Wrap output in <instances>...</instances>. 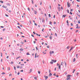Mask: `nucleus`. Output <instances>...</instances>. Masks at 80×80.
I'll return each mask as SVG.
<instances>
[{"instance_id": "11", "label": "nucleus", "mask_w": 80, "mask_h": 80, "mask_svg": "<svg viewBox=\"0 0 80 80\" xmlns=\"http://www.w3.org/2000/svg\"><path fill=\"white\" fill-rule=\"evenodd\" d=\"M34 14H37V11H34Z\"/></svg>"}, {"instance_id": "43", "label": "nucleus", "mask_w": 80, "mask_h": 80, "mask_svg": "<svg viewBox=\"0 0 80 80\" xmlns=\"http://www.w3.org/2000/svg\"><path fill=\"white\" fill-rule=\"evenodd\" d=\"M73 71L72 72V73H74L75 72V69H73Z\"/></svg>"}, {"instance_id": "54", "label": "nucleus", "mask_w": 80, "mask_h": 80, "mask_svg": "<svg viewBox=\"0 0 80 80\" xmlns=\"http://www.w3.org/2000/svg\"><path fill=\"white\" fill-rule=\"evenodd\" d=\"M20 72H23V70H22L20 71Z\"/></svg>"}, {"instance_id": "55", "label": "nucleus", "mask_w": 80, "mask_h": 80, "mask_svg": "<svg viewBox=\"0 0 80 80\" xmlns=\"http://www.w3.org/2000/svg\"><path fill=\"white\" fill-rule=\"evenodd\" d=\"M76 74L77 75H78V72L76 73Z\"/></svg>"}, {"instance_id": "35", "label": "nucleus", "mask_w": 80, "mask_h": 80, "mask_svg": "<svg viewBox=\"0 0 80 80\" xmlns=\"http://www.w3.org/2000/svg\"><path fill=\"white\" fill-rule=\"evenodd\" d=\"M78 32V30H76V31H75V32L76 33H77V32Z\"/></svg>"}, {"instance_id": "16", "label": "nucleus", "mask_w": 80, "mask_h": 80, "mask_svg": "<svg viewBox=\"0 0 80 80\" xmlns=\"http://www.w3.org/2000/svg\"><path fill=\"white\" fill-rule=\"evenodd\" d=\"M63 62H61V65H62V66H63Z\"/></svg>"}, {"instance_id": "32", "label": "nucleus", "mask_w": 80, "mask_h": 80, "mask_svg": "<svg viewBox=\"0 0 80 80\" xmlns=\"http://www.w3.org/2000/svg\"><path fill=\"white\" fill-rule=\"evenodd\" d=\"M12 74L10 73L9 75V76L10 77V76H12Z\"/></svg>"}, {"instance_id": "64", "label": "nucleus", "mask_w": 80, "mask_h": 80, "mask_svg": "<svg viewBox=\"0 0 80 80\" xmlns=\"http://www.w3.org/2000/svg\"><path fill=\"white\" fill-rule=\"evenodd\" d=\"M2 7H3V8H5V6H2Z\"/></svg>"}, {"instance_id": "53", "label": "nucleus", "mask_w": 80, "mask_h": 80, "mask_svg": "<svg viewBox=\"0 0 80 80\" xmlns=\"http://www.w3.org/2000/svg\"><path fill=\"white\" fill-rule=\"evenodd\" d=\"M49 17H51V16L50 14H49Z\"/></svg>"}, {"instance_id": "52", "label": "nucleus", "mask_w": 80, "mask_h": 80, "mask_svg": "<svg viewBox=\"0 0 80 80\" xmlns=\"http://www.w3.org/2000/svg\"><path fill=\"white\" fill-rule=\"evenodd\" d=\"M21 44H23V42H21Z\"/></svg>"}, {"instance_id": "50", "label": "nucleus", "mask_w": 80, "mask_h": 80, "mask_svg": "<svg viewBox=\"0 0 80 80\" xmlns=\"http://www.w3.org/2000/svg\"><path fill=\"white\" fill-rule=\"evenodd\" d=\"M34 25H36V26H37V24L36 23H34Z\"/></svg>"}, {"instance_id": "26", "label": "nucleus", "mask_w": 80, "mask_h": 80, "mask_svg": "<svg viewBox=\"0 0 80 80\" xmlns=\"http://www.w3.org/2000/svg\"><path fill=\"white\" fill-rule=\"evenodd\" d=\"M7 5H8V6H10V4H9L7 3Z\"/></svg>"}, {"instance_id": "23", "label": "nucleus", "mask_w": 80, "mask_h": 80, "mask_svg": "<svg viewBox=\"0 0 80 80\" xmlns=\"http://www.w3.org/2000/svg\"><path fill=\"white\" fill-rule=\"evenodd\" d=\"M20 50H21V51H23V48H21L20 49Z\"/></svg>"}, {"instance_id": "15", "label": "nucleus", "mask_w": 80, "mask_h": 80, "mask_svg": "<svg viewBox=\"0 0 80 80\" xmlns=\"http://www.w3.org/2000/svg\"><path fill=\"white\" fill-rule=\"evenodd\" d=\"M50 63L51 64H53V62H52L51 61L50 62Z\"/></svg>"}, {"instance_id": "59", "label": "nucleus", "mask_w": 80, "mask_h": 80, "mask_svg": "<svg viewBox=\"0 0 80 80\" xmlns=\"http://www.w3.org/2000/svg\"><path fill=\"white\" fill-rule=\"evenodd\" d=\"M47 48H50V46H47Z\"/></svg>"}, {"instance_id": "1", "label": "nucleus", "mask_w": 80, "mask_h": 80, "mask_svg": "<svg viewBox=\"0 0 80 80\" xmlns=\"http://www.w3.org/2000/svg\"><path fill=\"white\" fill-rule=\"evenodd\" d=\"M67 5L68 7H70L71 5H70V3H68V2H67Z\"/></svg>"}, {"instance_id": "49", "label": "nucleus", "mask_w": 80, "mask_h": 80, "mask_svg": "<svg viewBox=\"0 0 80 80\" xmlns=\"http://www.w3.org/2000/svg\"><path fill=\"white\" fill-rule=\"evenodd\" d=\"M35 6L36 7H37V4H36L35 5Z\"/></svg>"}, {"instance_id": "34", "label": "nucleus", "mask_w": 80, "mask_h": 80, "mask_svg": "<svg viewBox=\"0 0 80 80\" xmlns=\"http://www.w3.org/2000/svg\"><path fill=\"white\" fill-rule=\"evenodd\" d=\"M66 22L68 24V20H67Z\"/></svg>"}, {"instance_id": "33", "label": "nucleus", "mask_w": 80, "mask_h": 80, "mask_svg": "<svg viewBox=\"0 0 80 80\" xmlns=\"http://www.w3.org/2000/svg\"><path fill=\"white\" fill-rule=\"evenodd\" d=\"M55 35L56 37H57V33H55Z\"/></svg>"}, {"instance_id": "63", "label": "nucleus", "mask_w": 80, "mask_h": 80, "mask_svg": "<svg viewBox=\"0 0 80 80\" xmlns=\"http://www.w3.org/2000/svg\"><path fill=\"white\" fill-rule=\"evenodd\" d=\"M12 53V55H14V53L12 52H11Z\"/></svg>"}, {"instance_id": "58", "label": "nucleus", "mask_w": 80, "mask_h": 80, "mask_svg": "<svg viewBox=\"0 0 80 80\" xmlns=\"http://www.w3.org/2000/svg\"><path fill=\"white\" fill-rule=\"evenodd\" d=\"M72 4H74V1H72Z\"/></svg>"}, {"instance_id": "28", "label": "nucleus", "mask_w": 80, "mask_h": 80, "mask_svg": "<svg viewBox=\"0 0 80 80\" xmlns=\"http://www.w3.org/2000/svg\"><path fill=\"white\" fill-rule=\"evenodd\" d=\"M49 24H50V25H52V22L51 21L49 22Z\"/></svg>"}, {"instance_id": "39", "label": "nucleus", "mask_w": 80, "mask_h": 80, "mask_svg": "<svg viewBox=\"0 0 80 80\" xmlns=\"http://www.w3.org/2000/svg\"><path fill=\"white\" fill-rule=\"evenodd\" d=\"M28 9L29 11H30V8H28Z\"/></svg>"}, {"instance_id": "31", "label": "nucleus", "mask_w": 80, "mask_h": 80, "mask_svg": "<svg viewBox=\"0 0 80 80\" xmlns=\"http://www.w3.org/2000/svg\"><path fill=\"white\" fill-rule=\"evenodd\" d=\"M20 75V72H18V75Z\"/></svg>"}, {"instance_id": "30", "label": "nucleus", "mask_w": 80, "mask_h": 80, "mask_svg": "<svg viewBox=\"0 0 80 80\" xmlns=\"http://www.w3.org/2000/svg\"><path fill=\"white\" fill-rule=\"evenodd\" d=\"M5 15V16H6V17H8V15H7V14H6Z\"/></svg>"}, {"instance_id": "37", "label": "nucleus", "mask_w": 80, "mask_h": 80, "mask_svg": "<svg viewBox=\"0 0 80 80\" xmlns=\"http://www.w3.org/2000/svg\"><path fill=\"white\" fill-rule=\"evenodd\" d=\"M32 4H33V0H32Z\"/></svg>"}, {"instance_id": "25", "label": "nucleus", "mask_w": 80, "mask_h": 80, "mask_svg": "<svg viewBox=\"0 0 80 80\" xmlns=\"http://www.w3.org/2000/svg\"><path fill=\"white\" fill-rule=\"evenodd\" d=\"M0 2L1 3H3V1H0Z\"/></svg>"}, {"instance_id": "62", "label": "nucleus", "mask_w": 80, "mask_h": 80, "mask_svg": "<svg viewBox=\"0 0 80 80\" xmlns=\"http://www.w3.org/2000/svg\"><path fill=\"white\" fill-rule=\"evenodd\" d=\"M31 36H32V37H34V36H33V35H32V34L31 35Z\"/></svg>"}, {"instance_id": "36", "label": "nucleus", "mask_w": 80, "mask_h": 80, "mask_svg": "<svg viewBox=\"0 0 80 80\" xmlns=\"http://www.w3.org/2000/svg\"><path fill=\"white\" fill-rule=\"evenodd\" d=\"M27 55H30V54H29V53L28 52L27 53Z\"/></svg>"}, {"instance_id": "5", "label": "nucleus", "mask_w": 80, "mask_h": 80, "mask_svg": "<svg viewBox=\"0 0 80 80\" xmlns=\"http://www.w3.org/2000/svg\"><path fill=\"white\" fill-rule=\"evenodd\" d=\"M65 17H67L66 15H62V17H63V18H65Z\"/></svg>"}, {"instance_id": "46", "label": "nucleus", "mask_w": 80, "mask_h": 80, "mask_svg": "<svg viewBox=\"0 0 80 80\" xmlns=\"http://www.w3.org/2000/svg\"><path fill=\"white\" fill-rule=\"evenodd\" d=\"M77 15H78V17H80V15L78 14Z\"/></svg>"}, {"instance_id": "29", "label": "nucleus", "mask_w": 80, "mask_h": 80, "mask_svg": "<svg viewBox=\"0 0 80 80\" xmlns=\"http://www.w3.org/2000/svg\"><path fill=\"white\" fill-rule=\"evenodd\" d=\"M78 23H80V20H79L78 21Z\"/></svg>"}, {"instance_id": "47", "label": "nucleus", "mask_w": 80, "mask_h": 80, "mask_svg": "<svg viewBox=\"0 0 80 80\" xmlns=\"http://www.w3.org/2000/svg\"><path fill=\"white\" fill-rule=\"evenodd\" d=\"M11 64H13V62H11Z\"/></svg>"}, {"instance_id": "41", "label": "nucleus", "mask_w": 80, "mask_h": 80, "mask_svg": "<svg viewBox=\"0 0 80 80\" xmlns=\"http://www.w3.org/2000/svg\"><path fill=\"white\" fill-rule=\"evenodd\" d=\"M21 66H22V65H24V64H21Z\"/></svg>"}, {"instance_id": "24", "label": "nucleus", "mask_w": 80, "mask_h": 80, "mask_svg": "<svg viewBox=\"0 0 80 80\" xmlns=\"http://www.w3.org/2000/svg\"><path fill=\"white\" fill-rule=\"evenodd\" d=\"M67 77H72V76L70 75H68V76H67Z\"/></svg>"}, {"instance_id": "56", "label": "nucleus", "mask_w": 80, "mask_h": 80, "mask_svg": "<svg viewBox=\"0 0 80 80\" xmlns=\"http://www.w3.org/2000/svg\"><path fill=\"white\" fill-rule=\"evenodd\" d=\"M0 40H3V38H0Z\"/></svg>"}, {"instance_id": "61", "label": "nucleus", "mask_w": 80, "mask_h": 80, "mask_svg": "<svg viewBox=\"0 0 80 80\" xmlns=\"http://www.w3.org/2000/svg\"><path fill=\"white\" fill-rule=\"evenodd\" d=\"M71 26H73V23H71Z\"/></svg>"}, {"instance_id": "42", "label": "nucleus", "mask_w": 80, "mask_h": 80, "mask_svg": "<svg viewBox=\"0 0 80 80\" xmlns=\"http://www.w3.org/2000/svg\"><path fill=\"white\" fill-rule=\"evenodd\" d=\"M67 11H68V13H69V10L68 9Z\"/></svg>"}, {"instance_id": "7", "label": "nucleus", "mask_w": 80, "mask_h": 80, "mask_svg": "<svg viewBox=\"0 0 80 80\" xmlns=\"http://www.w3.org/2000/svg\"><path fill=\"white\" fill-rule=\"evenodd\" d=\"M72 49H73V47H72L71 48V49H70V50L69 51V52H70V51H71V50H72Z\"/></svg>"}, {"instance_id": "38", "label": "nucleus", "mask_w": 80, "mask_h": 80, "mask_svg": "<svg viewBox=\"0 0 80 80\" xmlns=\"http://www.w3.org/2000/svg\"><path fill=\"white\" fill-rule=\"evenodd\" d=\"M43 20H44V19L43 18H42V22H43Z\"/></svg>"}, {"instance_id": "13", "label": "nucleus", "mask_w": 80, "mask_h": 80, "mask_svg": "<svg viewBox=\"0 0 80 80\" xmlns=\"http://www.w3.org/2000/svg\"><path fill=\"white\" fill-rule=\"evenodd\" d=\"M52 73H50L49 75V76H50H50H52Z\"/></svg>"}, {"instance_id": "40", "label": "nucleus", "mask_w": 80, "mask_h": 80, "mask_svg": "<svg viewBox=\"0 0 80 80\" xmlns=\"http://www.w3.org/2000/svg\"><path fill=\"white\" fill-rule=\"evenodd\" d=\"M32 69H30V72H32Z\"/></svg>"}, {"instance_id": "21", "label": "nucleus", "mask_w": 80, "mask_h": 80, "mask_svg": "<svg viewBox=\"0 0 80 80\" xmlns=\"http://www.w3.org/2000/svg\"><path fill=\"white\" fill-rule=\"evenodd\" d=\"M14 68L15 70H16V67L15 66H14Z\"/></svg>"}, {"instance_id": "9", "label": "nucleus", "mask_w": 80, "mask_h": 80, "mask_svg": "<svg viewBox=\"0 0 80 80\" xmlns=\"http://www.w3.org/2000/svg\"><path fill=\"white\" fill-rule=\"evenodd\" d=\"M37 53H36L35 54V58H37Z\"/></svg>"}, {"instance_id": "44", "label": "nucleus", "mask_w": 80, "mask_h": 80, "mask_svg": "<svg viewBox=\"0 0 80 80\" xmlns=\"http://www.w3.org/2000/svg\"><path fill=\"white\" fill-rule=\"evenodd\" d=\"M34 79L35 80H37V78L36 77H34Z\"/></svg>"}, {"instance_id": "57", "label": "nucleus", "mask_w": 80, "mask_h": 80, "mask_svg": "<svg viewBox=\"0 0 80 80\" xmlns=\"http://www.w3.org/2000/svg\"><path fill=\"white\" fill-rule=\"evenodd\" d=\"M33 33H34V34L35 35V34H36V33H35V32H33Z\"/></svg>"}, {"instance_id": "27", "label": "nucleus", "mask_w": 80, "mask_h": 80, "mask_svg": "<svg viewBox=\"0 0 80 80\" xmlns=\"http://www.w3.org/2000/svg\"><path fill=\"white\" fill-rule=\"evenodd\" d=\"M70 48V46H68L67 47V48L68 49L69 48Z\"/></svg>"}, {"instance_id": "45", "label": "nucleus", "mask_w": 80, "mask_h": 80, "mask_svg": "<svg viewBox=\"0 0 80 80\" xmlns=\"http://www.w3.org/2000/svg\"><path fill=\"white\" fill-rule=\"evenodd\" d=\"M77 2H80V0H76Z\"/></svg>"}, {"instance_id": "60", "label": "nucleus", "mask_w": 80, "mask_h": 80, "mask_svg": "<svg viewBox=\"0 0 80 80\" xmlns=\"http://www.w3.org/2000/svg\"><path fill=\"white\" fill-rule=\"evenodd\" d=\"M54 24H56V22H54Z\"/></svg>"}, {"instance_id": "12", "label": "nucleus", "mask_w": 80, "mask_h": 80, "mask_svg": "<svg viewBox=\"0 0 80 80\" xmlns=\"http://www.w3.org/2000/svg\"><path fill=\"white\" fill-rule=\"evenodd\" d=\"M49 38H50L51 40H52V36H50V37H49Z\"/></svg>"}, {"instance_id": "10", "label": "nucleus", "mask_w": 80, "mask_h": 80, "mask_svg": "<svg viewBox=\"0 0 80 80\" xmlns=\"http://www.w3.org/2000/svg\"><path fill=\"white\" fill-rule=\"evenodd\" d=\"M76 60L75 59V58H74L73 61V62H75Z\"/></svg>"}, {"instance_id": "6", "label": "nucleus", "mask_w": 80, "mask_h": 80, "mask_svg": "<svg viewBox=\"0 0 80 80\" xmlns=\"http://www.w3.org/2000/svg\"><path fill=\"white\" fill-rule=\"evenodd\" d=\"M61 68V65H60L59 66V70H60V69Z\"/></svg>"}, {"instance_id": "2", "label": "nucleus", "mask_w": 80, "mask_h": 80, "mask_svg": "<svg viewBox=\"0 0 80 80\" xmlns=\"http://www.w3.org/2000/svg\"><path fill=\"white\" fill-rule=\"evenodd\" d=\"M51 61L52 62H54V63H55V62H57V60H55L54 59H52L51 60Z\"/></svg>"}, {"instance_id": "18", "label": "nucleus", "mask_w": 80, "mask_h": 80, "mask_svg": "<svg viewBox=\"0 0 80 80\" xmlns=\"http://www.w3.org/2000/svg\"><path fill=\"white\" fill-rule=\"evenodd\" d=\"M1 74H2V75H4V74H5V73L4 72H2Z\"/></svg>"}, {"instance_id": "22", "label": "nucleus", "mask_w": 80, "mask_h": 80, "mask_svg": "<svg viewBox=\"0 0 80 80\" xmlns=\"http://www.w3.org/2000/svg\"><path fill=\"white\" fill-rule=\"evenodd\" d=\"M38 73L39 74H40V71H38Z\"/></svg>"}, {"instance_id": "4", "label": "nucleus", "mask_w": 80, "mask_h": 80, "mask_svg": "<svg viewBox=\"0 0 80 80\" xmlns=\"http://www.w3.org/2000/svg\"><path fill=\"white\" fill-rule=\"evenodd\" d=\"M58 11H59V12L60 11V7H58Z\"/></svg>"}, {"instance_id": "14", "label": "nucleus", "mask_w": 80, "mask_h": 80, "mask_svg": "<svg viewBox=\"0 0 80 80\" xmlns=\"http://www.w3.org/2000/svg\"><path fill=\"white\" fill-rule=\"evenodd\" d=\"M21 58V57L19 56V57L17 58H16V59H18V58Z\"/></svg>"}, {"instance_id": "51", "label": "nucleus", "mask_w": 80, "mask_h": 80, "mask_svg": "<svg viewBox=\"0 0 80 80\" xmlns=\"http://www.w3.org/2000/svg\"><path fill=\"white\" fill-rule=\"evenodd\" d=\"M70 15H72V13L71 12H70Z\"/></svg>"}, {"instance_id": "19", "label": "nucleus", "mask_w": 80, "mask_h": 80, "mask_svg": "<svg viewBox=\"0 0 80 80\" xmlns=\"http://www.w3.org/2000/svg\"><path fill=\"white\" fill-rule=\"evenodd\" d=\"M17 68H20V66H17Z\"/></svg>"}, {"instance_id": "48", "label": "nucleus", "mask_w": 80, "mask_h": 80, "mask_svg": "<svg viewBox=\"0 0 80 80\" xmlns=\"http://www.w3.org/2000/svg\"><path fill=\"white\" fill-rule=\"evenodd\" d=\"M17 27L18 28H19V29H21V28H20V27L19 26H18Z\"/></svg>"}, {"instance_id": "20", "label": "nucleus", "mask_w": 80, "mask_h": 80, "mask_svg": "<svg viewBox=\"0 0 80 80\" xmlns=\"http://www.w3.org/2000/svg\"><path fill=\"white\" fill-rule=\"evenodd\" d=\"M6 29L5 28L3 29L2 30L3 32H4V31H5V30Z\"/></svg>"}, {"instance_id": "3", "label": "nucleus", "mask_w": 80, "mask_h": 80, "mask_svg": "<svg viewBox=\"0 0 80 80\" xmlns=\"http://www.w3.org/2000/svg\"><path fill=\"white\" fill-rule=\"evenodd\" d=\"M44 78H45V80H47L48 78V76H44Z\"/></svg>"}, {"instance_id": "8", "label": "nucleus", "mask_w": 80, "mask_h": 80, "mask_svg": "<svg viewBox=\"0 0 80 80\" xmlns=\"http://www.w3.org/2000/svg\"><path fill=\"white\" fill-rule=\"evenodd\" d=\"M70 77H69V78H67L66 79V80H70Z\"/></svg>"}, {"instance_id": "17", "label": "nucleus", "mask_w": 80, "mask_h": 80, "mask_svg": "<svg viewBox=\"0 0 80 80\" xmlns=\"http://www.w3.org/2000/svg\"><path fill=\"white\" fill-rule=\"evenodd\" d=\"M80 28V27L77 26V27L76 28H78L79 29V28Z\"/></svg>"}]
</instances>
